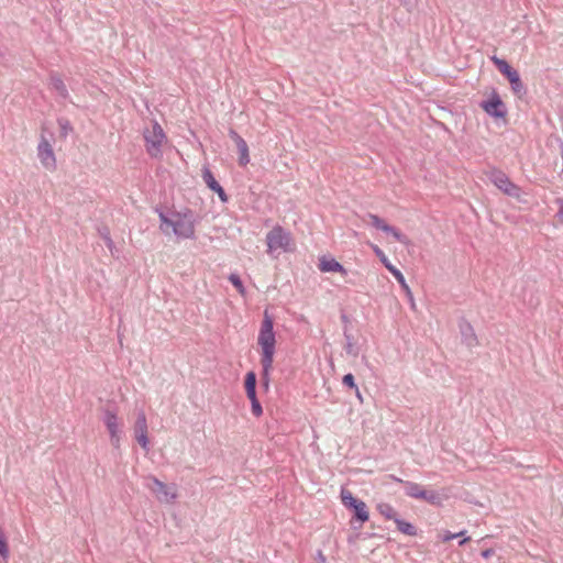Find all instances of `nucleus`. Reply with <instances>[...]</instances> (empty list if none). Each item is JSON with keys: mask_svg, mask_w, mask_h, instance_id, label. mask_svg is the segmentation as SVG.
Returning <instances> with one entry per match:
<instances>
[{"mask_svg": "<svg viewBox=\"0 0 563 563\" xmlns=\"http://www.w3.org/2000/svg\"><path fill=\"white\" fill-rule=\"evenodd\" d=\"M161 230L168 234L170 231L179 239L195 236V214L191 210L172 211L168 214L159 212Z\"/></svg>", "mask_w": 563, "mask_h": 563, "instance_id": "obj_1", "label": "nucleus"}, {"mask_svg": "<svg viewBox=\"0 0 563 563\" xmlns=\"http://www.w3.org/2000/svg\"><path fill=\"white\" fill-rule=\"evenodd\" d=\"M258 345L262 347V360L264 378L267 379L268 372L273 366L274 353H275V332L273 325V319H264L258 334Z\"/></svg>", "mask_w": 563, "mask_h": 563, "instance_id": "obj_2", "label": "nucleus"}, {"mask_svg": "<svg viewBox=\"0 0 563 563\" xmlns=\"http://www.w3.org/2000/svg\"><path fill=\"white\" fill-rule=\"evenodd\" d=\"M145 146L151 157L162 156V145L166 141V135L162 126L155 121L151 130L144 131Z\"/></svg>", "mask_w": 563, "mask_h": 563, "instance_id": "obj_3", "label": "nucleus"}, {"mask_svg": "<svg viewBox=\"0 0 563 563\" xmlns=\"http://www.w3.org/2000/svg\"><path fill=\"white\" fill-rule=\"evenodd\" d=\"M391 478L398 483L404 484L405 493L407 496L415 498V499L426 500L427 503H429L431 505H440L441 504V498L438 493H435L433 490H427L423 488L422 485L415 483V482L402 481L401 478H398L396 476H391Z\"/></svg>", "mask_w": 563, "mask_h": 563, "instance_id": "obj_4", "label": "nucleus"}, {"mask_svg": "<svg viewBox=\"0 0 563 563\" xmlns=\"http://www.w3.org/2000/svg\"><path fill=\"white\" fill-rule=\"evenodd\" d=\"M492 62L497 67V69L507 77L510 82L511 90L518 97H522L526 95L527 89L522 84L519 73L514 69L505 59L498 58L497 56L492 57Z\"/></svg>", "mask_w": 563, "mask_h": 563, "instance_id": "obj_5", "label": "nucleus"}, {"mask_svg": "<svg viewBox=\"0 0 563 563\" xmlns=\"http://www.w3.org/2000/svg\"><path fill=\"white\" fill-rule=\"evenodd\" d=\"M485 175L505 195L519 198L521 192L520 187L514 184L504 172L497 168H489Z\"/></svg>", "mask_w": 563, "mask_h": 563, "instance_id": "obj_6", "label": "nucleus"}, {"mask_svg": "<svg viewBox=\"0 0 563 563\" xmlns=\"http://www.w3.org/2000/svg\"><path fill=\"white\" fill-rule=\"evenodd\" d=\"M145 486L155 494L159 503L172 504L177 498V488L174 484L167 485L154 476L146 478Z\"/></svg>", "mask_w": 563, "mask_h": 563, "instance_id": "obj_7", "label": "nucleus"}, {"mask_svg": "<svg viewBox=\"0 0 563 563\" xmlns=\"http://www.w3.org/2000/svg\"><path fill=\"white\" fill-rule=\"evenodd\" d=\"M101 419L109 432L111 444L114 448H119L121 442L122 422L118 418L117 412L110 408H104L102 410Z\"/></svg>", "mask_w": 563, "mask_h": 563, "instance_id": "obj_8", "label": "nucleus"}, {"mask_svg": "<svg viewBox=\"0 0 563 563\" xmlns=\"http://www.w3.org/2000/svg\"><path fill=\"white\" fill-rule=\"evenodd\" d=\"M266 241L269 252H274L277 250H283L287 252L289 251L291 235L282 227L277 225L267 233Z\"/></svg>", "mask_w": 563, "mask_h": 563, "instance_id": "obj_9", "label": "nucleus"}, {"mask_svg": "<svg viewBox=\"0 0 563 563\" xmlns=\"http://www.w3.org/2000/svg\"><path fill=\"white\" fill-rule=\"evenodd\" d=\"M481 107L488 115L495 119L505 118L507 114L506 106L497 92H494L488 100L482 101Z\"/></svg>", "mask_w": 563, "mask_h": 563, "instance_id": "obj_10", "label": "nucleus"}, {"mask_svg": "<svg viewBox=\"0 0 563 563\" xmlns=\"http://www.w3.org/2000/svg\"><path fill=\"white\" fill-rule=\"evenodd\" d=\"M37 156L42 163V165L48 169L54 170L56 168V158L53 151V147L47 139L42 136L38 146H37Z\"/></svg>", "mask_w": 563, "mask_h": 563, "instance_id": "obj_11", "label": "nucleus"}, {"mask_svg": "<svg viewBox=\"0 0 563 563\" xmlns=\"http://www.w3.org/2000/svg\"><path fill=\"white\" fill-rule=\"evenodd\" d=\"M369 224L374 228L386 232L387 234H391L397 242L406 244L408 239L405 234H402L395 227L387 224L382 218L376 214H368Z\"/></svg>", "mask_w": 563, "mask_h": 563, "instance_id": "obj_12", "label": "nucleus"}, {"mask_svg": "<svg viewBox=\"0 0 563 563\" xmlns=\"http://www.w3.org/2000/svg\"><path fill=\"white\" fill-rule=\"evenodd\" d=\"M229 136L234 142L239 152V165L246 166L250 163L249 145L245 140L233 129L229 130Z\"/></svg>", "mask_w": 563, "mask_h": 563, "instance_id": "obj_13", "label": "nucleus"}, {"mask_svg": "<svg viewBox=\"0 0 563 563\" xmlns=\"http://www.w3.org/2000/svg\"><path fill=\"white\" fill-rule=\"evenodd\" d=\"M373 250H374L375 254L379 257V260L384 264V266L394 275V277L401 284V286L409 292V288L406 285L405 277H404L402 273L398 268H396L393 264H390V262L386 257L385 253L378 246H376V245L373 246Z\"/></svg>", "mask_w": 563, "mask_h": 563, "instance_id": "obj_14", "label": "nucleus"}, {"mask_svg": "<svg viewBox=\"0 0 563 563\" xmlns=\"http://www.w3.org/2000/svg\"><path fill=\"white\" fill-rule=\"evenodd\" d=\"M460 331L463 344H465L470 349L478 345V339L474 331V328L466 320H463L461 322Z\"/></svg>", "mask_w": 563, "mask_h": 563, "instance_id": "obj_15", "label": "nucleus"}, {"mask_svg": "<svg viewBox=\"0 0 563 563\" xmlns=\"http://www.w3.org/2000/svg\"><path fill=\"white\" fill-rule=\"evenodd\" d=\"M319 269L321 272H340L345 274V268L334 258H327L325 256L320 258Z\"/></svg>", "mask_w": 563, "mask_h": 563, "instance_id": "obj_16", "label": "nucleus"}, {"mask_svg": "<svg viewBox=\"0 0 563 563\" xmlns=\"http://www.w3.org/2000/svg\"><path fill=\"white\" fill-rule=\"evenodd\" d=\"M52 88L58 93L63 99L68 98V90L63 79L57 74H52L49 77Z\"/></svg>", "mask_w": 563, "mask_h": 563, "instance_id": "obj_17", "label": "nucleus"}, {"mask_svg": "<svg viewBox=\"0 0 563 563\" xmlns=\"http://www.w3.org/2000/svg\"><path fill=\"white\" fill-rule=\"evenodd\" d=\"M133 432H134V435L147 433V420H146L145 412L143 410H140L136 413V420L133 426Z\"/></svg>", "mask_w": 563, "mask_h": 563, "instance_id": "obj_18", "label": "nucleus"}, {"mask_svg": "<svg viewBox=\"0 0 563 563\" xmlns=\"http://www.w3.org/2000/svg\"><path fill=\"white\" fill-rule=\"evenodd\" d=\"M98 233L102 238V240L104 241V243H106L107 247L109 249L111 255L112 256H117L118 250H117V247L114 245V242L112 241V239L110 236L109 228L106 227V225L99 227L98 228Z\"/></svg>", "mask_w": 563, "mask_h": 563, "instance_id": "obj_19", "label": "nucleus"}, {"mask_svg": "<svg viewBox=\"0 0 563 563\" xmlns=\"http://www.w3.org/2000/svg\"><path fill=\"white\" fill-rule=\"evenodd\" d=\"M351 509L354 510V517L356 520L362 523L368 520V511L364 501L358 500Z\"/></svg>", "mask_w": 563, "mask_h": 563, "instance_id": "obj_20", "label": "nucleus"}, {"mask_svg": "<svg viewBox=\"0 0 563 563\" xmlns=\"http://www.w3.org/2000/svg\"><path fill=\"white\" fill-rule=\"evenodd\" d=\"M202 179L210 190L217 189L220 186L208 167L202 168Z\"/></svg>", "mask_w": 563, "mask_h": 563, "instance_id": "obj_21", "label": "nucleus"}, {"mask_svg": "<svg viewBox=\"0 0 563 563\" xmlns=\"http://www.w3.org/2000/svg\"><path fill=\"white\" fill-rule=\"evenodd\" d=\"M377 510L386 519H389V520L393 519L394 521H395V519H397L396 510L394 509V507L391 505H389L387 503L378 504Z\"/></svg>", "mask_w": 563, "mask_h": 563, "instance_id": "obj_22", "label": "nucleus"}, {"mask_svg": "<svg viewBox=\"0 0 563 563\" xmlns=\"http://www.w3.org/2000/svg\"><path fill=\"white\" fill-rule=\"evenodd\" d=\"M395 523L400 532L407 536H416L417 530L411 523L406 522L399 518L395 519Z\"/></svg>", "mask_w": 563, "mask_h": 563, "instance_id": "obj_23", "label": "nucleus"}, {"mask_svg": "<svg viewBox=\"0 0 563 563\" xmlns=\"http://www.w3.org/2000/svg\"><path fill=\"white\" fill-rule=\"evenodd\" d=\"M245 390L247 396L256 393V375L254 372H249L245 376Z\"/></svg>", "mask_w": 563, "mask_h": 563, "instance_id": "obj_24", "label": "nucleus"}, {"mask_svg": "<svg viewBox=\"0 0 563 563\" xmlns=\"http://www.w3.org/2000/svg\"><path fill=\"white\" fill-rule=\"evenodd\" d=\"M341 499L345 507L352 508L360 499H356L350 490L342 489Z\"/></svg>", "mask_w": 563, "mask_h": 563, "instance_id": "obj_25", "label": "nucleus"}, {"mask_svg": "<svg viewBox=\"0 0 563 563\" xmlns=\"http://www.w3.org/2000/svg\"><path fill=\"white\" fill-rule=\"evenodd\" d=\"M0 555L4 561H8L9 555H10L7 539L1 530H0Z\"/></svg>", "mask_w": 563, "mask_h": 563, "instance_id": "obj_26", "label": "nucleus"}, {"mask_svg": "<svg viewBox=\"0 0 563 563\" xmlns=\"http://www.w3.org/2000/svg\"><path fill=\"white\" fill-rule=\"evenodd\" d=\"M134 437H135V440L137 441V443L141 445V448L144 451L148 452L150 451V441L147 438V433L134 435Z\"/></svg>", "mask_w": 563, "mask_h": 563, "instance_id": "obj_27", "label": "nucleus"}, {"mask_svg": "<svg viewBox=\"0 0 563 563\" xmlns=\"http://www.w3.org/2000/svg\"><path fill=\"white\" fill-rule=\"evenodd\" d=\"M345 339H346V345H345L346 353L351 354V355H354V356L357 355V349L352 343L351 335L347 334L346 332H345Z\"/></svg>", "mask_w": 563, "mask_h": 563, "instance_id": "obj_28", "label": "nucleus"}, {"mask_svg": "<svg viewBox=\"0 0 563 563\" xmlns=\"http://www.w3.org/2000/svg\"><path fill=\"white\" fill-rule=\"evenodd\" d=\"M342 382L345 386L357 389L355 382H354V376L352 374L344 375Z\"/></svg>", "mask_w": 563, "mask_h": 563, "instance_id": "obj_29", "label": "nucleus"}, {"mask_svg": "<svg viewBox=\"0 0 563 563\" xmlns=\"http://www.w3.org/2000/svg\"><path fill=\"white\" fill-rule=\"evenodd\" d=\"M555 202L559 205V211L556 213V219L559 223L563 224V199L558 198Z\"/></svg>", "mask_w": 563, "mask_h": 563, "instance_id": "obj_30", "label": "nucleus"}, {"mask_svg": "<svg viewBox=\"0 0 563 563\" xmlns=\"http://www.w3.org/2000/svg\"><path fill=\"white\" fill-rule=\"evenodd\" d=\"M212 191L218 194V196L222 202H227L229 200V197L225 194L224 189L221 187V185L217 189H213Z\"/></svg>", "mask_w": 563, "mask_h": 563, "instance_id": "obj_31", "label": "nucleus"}, {"mask_svg": "<svg viewBox=\"0 0 563 563\" xmlns=\"http://www.w3.org/2000/svg\"><path fill=\"white\" fill-rule=\"evenodd\" d=\"M465 533H466V531H461V532H459V533H451V532H446V533L444 534V537H443V540H444V541H450V540H453V539H455V538H457V537H464V536H465Z\"/></svg>", "mask_w": 563, "mask_h": 563, "instance_id": "obj_32", "label": "nucleus"}, {"mask_svg": "<svg viewBox=\"0 0 563 563\" xmlns=\"http://www.w3.org/2000/svg\"><path fill=\"white\" fill-rule=\"evenodd\" d=\"M252 412L256 417H260L263 413V409H262L260 401L252 404Z\"/></svg>", "mask_w": 563, "mask_h": 563, "instance_id": "obj_33", "label": "nucleus"}, {"mask_svg": "<svg viewBox=\"0 0 563 563\" xmlns=\"http://www.w3.org/2000/svg\"><path fill=\"white\" fill-rule=\"evenodd\" d=\"M230 280H231V282H232V284H233L234 286H236L238 288H242V282H241V279H240V277H239L238 275L232 274V275L230 276Z\"/></svg>", "mask_w": 563, "mask_h": 563, "instance_id": "obj_34", "label": "nucleus"}, {"mask_svg": "<svg viewBox=\"0 0 563 563\" xmlns=\"http://www.w3.org/2000/svg\"><path fill=\"white\" fill-rule=\"evenodd\" d=\"M494 554V550L493 549H486L482 552V556L484 559H488L490 558L492 555Z\"/></svg>", "mask_w": 563, "mask_h": 563, "instance_id": "obj_35", "label": "nucleus"}, {"mask_svg": "<svg viewBox=\"0 0 563 563\" xmlns=\"http://www.w3.org/2000/svg\"><path fill=\"white\" fill-rule=\"evenodd\" d=\"M68 124H69V123H68V121H66V120H59V125H60V128H62L64 131H66V130H67Z\"/></svg>", "mask_w": 563, "mask_h": 563, "instance_id": "obj_36", "label": "nucleus"}, {"mask_svg": "<svg viewBox=\"0 0 563 563\" xmlns=\"http://www.w3.org/2000/svg\"><path fill=\"white\" fill-rule=\"evenodd\" d=\"M247 398L251 400V405L255 404V402H258V399L256 397V393H254L253 395H249Z\"/></svg>", "mask_w": 563, "mask_h": 563, "instance_id": "obj_37", "label": "nucleus"}, {"mask_svg": "<svg viewBox=\"0 0 563 563\" xmlns=\"http://www.w3.org/2000/svg\"><path fill=\"white\" fill-rule=\"evenodd\" d=\"M318 556H319L320 563H324L325 562V558L322 555L321 552L318 553Z\"/></svg>", "mask_w": 563, "mask_h": 563, "instance_id": "obj_38", "label": "nucleus"}, {"mask_svg": "<svg viewBox=\"0 0 563 563\" xmlns=\"http://www.w3.org/2000/svg\"><path fill=\"white\" fill-rule=\"evenodd\" d=\"M468 541H470V538H463L459 543H460V545H463Z\"/></svg>", "mask_w": 563, "mask_h": 563, "instance_id": "obj_39", "label": "nucleus"}, {"mask_svg": "<svg viewBox=\"0 0 563 563\" xmlns=\"http://www.w3.org/2000/svg\"><path fill=\"white\" fill-rule=\"evenodd\" d=\"M267 317H268V312H267V310H265L264 318H267Z\"/></svg>", "mask_w": 563, "mask_h": 563, "instance_id": "obj_40", "label": "nucleus"}]
</instances>
